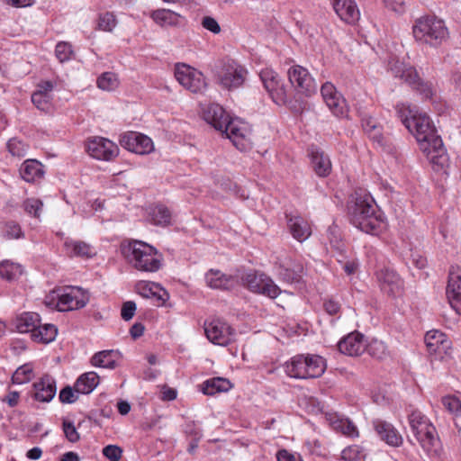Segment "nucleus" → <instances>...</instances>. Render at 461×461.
<instances>
[{"mask_svg": "<svg viewBox=\"0 0 461 461\" xmlns=\"http://www.w3.org/2000/svg\"><path fill=\"white\" fill-rule=\"evenodd\" d=\"M351 223L361 231L377 236L386 227L383 213L377 210L374 198L366 190H357L348 206Z\"/></svg>", "mask_w": 461, "mask_h": 461, "instance_id": "obj_1", "label": "nucleus"}, {"mask_svg": "<svg viewBox=\"0 0 461 461\" xmlns=\"http://www.w3.org/2000/svg\"><path fill=\"white\" fill-rule=\"evenodd\" d=\"M121 250L127 262L138 271L155 273L163 265V255L144 241L132 240L122 243Z\"/></svg>", "mask_w": 461, "mask_h": 461, "instance_id": "obj_2", "label": "nucleus"}, {"mask_svg": "<svg viewBox=\"0 0 461 461\" xmlns=\"http://www.w3.org/2000/svg\"><path fill=\"white\" fill-rule=\"evenodd\" d=\"M415 41L420 45L438 48L449 37V32L443 19L435 14L417 18L411 27Z\"/></svg>", "mask_w": 461, "mask_h": 461, "instance_id": "obj_3", "label": "nucleus"}, {"mask_svg": "<svg viewBox=\"0 0 461 461\" xmlns=\"http://www.w3.org/2000/svg\"><path fill=\"white\" fill-rule=\"evenodd\" d=\"M395 111L402 124L414 135L419 145L438 136L432 121L425 113H420L415 107L404 103L397 104Z\"/></svg>", "mask_w": 461, "mask_h": 461, "instance_id": "obj_4", "label": "nucleus"}, {"mask_svg": "<svg viewBox=\"0 0 461 461\" xmlns=\"http://www.w3.org/2000/svg\"><path fill=\"white\" fill-rule=\"evenodd\" d=\"M411 429L428 454H436L439 447V438L435 426L420 411L414 410L408 415Z\"/></svg>", "mask_w": 461, "mask_h": 461, "instance_id": "obj_5", "label": "nucleus"}, {"mask_svg": "<svg viewBox=\"0 0 461 461\" xmlns=\"http://www.w3.org/2000/svg\"><path fill=\"white\" fill-rule=\"evenodd\" d=\"M290 377L308 379L320 377L326 369L325 359L319 355H297L290 361Z\"/></svg>", "mask_w": 461, "mask_h": 461, "instance_id": "obj_6", "label": "nucleus"}, {"mask_svg": "<svg viewBox=\"0 0 461 461\" xmlns=\"http://www.w3.org/2000/svg\"><path fill=\"white\" fill-rule=\"evenodd\" d=\"M212 72L219 85L228 90L242 86L247 75V70L233 59L218 60Z\"/></svg>", "mask_w": 461, "mask_h": 461, "instance_id": "obj_7", "label": "nucleus"}, {"mask_svg": "<svg viewBox=\"0 0 461 461\" xmlns=\"http://www.w3.org/2000/svg\"><path fill=\"white\" fill-rule=\"evenodd\" d=\"M388 69L392 72L393 77L403 80L412 89L419 92L423 98L432 96L430 84L423 82L412 66L404 64L396 57H392L388 61Z\"/></svg>", "mask_w": 461, "mask_h": 461, "instance_id": "obj_8", "label": "nucleus"}, {"mask_svg": "<svg viewBox=\"0 0 461 461\" xmlns=\"http://www.w3.org/2000/svg\"><path fill=\"white\" fill-rule=\"evenodd\" d=\"M241 279L244 285L252 293L260 294L270 298H276L281 293L280 288L264 273L249 271Z\"/></svg>", "mask_w": 461, "mask_h": 461, "instance_id": "obj_9", "label": "nucleus"}, {"mask_svg": "<svg viewBox=\"0 0 461 461\" xmlns=\"http://www.w3.org/2000/svg\"><path fill=\"white\" fill-rule=\"evenodd\" d=\"M89 302V294L78 286H68L58 295L56 307L59 312L84 308Z\"/></svg>", "mask_w": 461, "mask_h": 461, "instance_id": "obj_10", "label": "nucleus"}, {"mask_svg": "<svg viewBox=\"0 0 461 461\" xmlns=\"http://www.w3.org/2000/svg\"><path fill=\"white\" fill-rule=\"evenodd\" d=\"M175 77L182 86L192 93H202L207 86L203 73L185 64L176 67Z\"/></svg>", "mask_w": 461, "mask_h": 461, "instance_id": "obj_11", "label": "nucleus"}, {"mask_svg": "<svg viewBox=\"0 0 461 461\" xmlns=\"http://www.w3.org/2000/svg\"><path fill=\"white\" fill-rule=\"evenodd\" d=\"M204 332L207 339L213 344L227 346L234 340L235 331L225 321L213 319L204 323Z\"/></svg>", "mask_w": 461, "mask_h": 461, "instance_id": "obj_12", "label": "nucleus"}, {"mask_svg": "<svg viewBox=\"0 0 461 461\" xmlns=\"http://www.w3.org/2000/svg\"><path fill=\"white\" fill-rule=\"evenodd\" d=\"M260 79L273 102L281 106L287 103V94L284 83L278 80V75L271 68L262 69Z\"/></svg>", "mask_w": 461, "mask_h": 461, "instance_id": "obj_13", "label": "nucleus"}, {"mask_svg": "<svg viewBox=\"0 0 461 461\" xmlns=\"http://www.w3.org/2000/svg\"><path fill=\"white\" fill-rule=\"evenodd\" d=\"M221 132L224 134L239 150L246 151L251 148L249 130L245 123L230 118Z\"/></svg>", "mask_w": 461, "mask_h": 461, "instance_id": "obj_14", "label": "nucleus"}, {"mask_svg": "<svg viewBox=\"0 0 461 461\" xmlns=\"http://www.w3.org/2000/svg\"><path fill=\"white\" fill-rule=\"evenodd\" d=\"M86 151L94 158L111 161L119 154L118 146L103 137H94L86 143Z\"/></svg>", "mask_w": 461, "mask_h": 461, "instance_id": "obj_15", "label": "nucleus"}, {"mask_svg": "<svg viewBox=\"0 0 461 461\" xmlns=\"http://www.w3.org/2000/svg\"><path fill=\"white\" fill-rule=\"evenodd\" d=\"M381 291L390 297L396 298L403 294L404 283L393 269L384 268L376 274Z\"/></svg>", "mask_w": 461, "mask_h": 461, "instance_id": "obj_16", "label": "nucleus"}, {"mask_svg": "<svg viewBox=\"0 0 461 461\" xmlns=\"http://www.w3.org/2000/svg\"><path fill=\"white\" fill-rule=\"evenodd\" d=\"M420 149L436 170L442 169L447 165L448 158L439 136L421 142Z\"/></svg>", "mask_w": 461, "mask_h": 461, "instance_id": "obj_17", "label": "nucleus"}, {"mask_svg": "<svg viewBox=\"0 0 461 461\" xmlns=\"http://www.w3.org/2000/svg\"><path fill=\"white\" fill-rule=\"evenodd\" d=\"M120 144L129 151L140 155L149 154L154 150L152 140L140 132L128 131L120 138Z\"/></svg>", "mask_w": 461, "mask_h": 461, "instance_id": "obj_18", "label": "nucleus"}, {"mask_svg": "<svg viewBox=\"0 0 461 461\" xmlns=\"http://www.w3.org/2000/svg\"><path fill=\"white\" fill-rule=\"evenodd\" d=\"M323 101L337 117H343L347 114L348 109L346 100L330 82L324 83L321 87Z\"/></svg>", "mask_w": 461, "mask_h": 461, "instance_id": "obj_19", "label": "nucleus"}, {"mask_svg": "<svg viewBox=\"0 0 461 461\" xmlns=\"http://www.w3.org/2000/svg\"><path fill=\"white\" fill-rule=\"evenodd\" d=\"M447 297L450 306L461 314V267H451L447 285Z\"/></svg>", "mask_w": 461, "mask_h": 461, "instance_id": "obj_20", "label": "nucleus"}, {"mask_svg": "<svg viewBox=\"0 0 461 461\" xmlns=\"http://www.w3.org/2000/svg\"><path fill=\"white\" fill-rule=\"evenodd\" d=\"M332 8L341 21L355 24L360 18V11L355 0H330Z\"/></svg>", "mask_w": 461, "mask_h": 461, "instance_id": "obj_21", "label": "nucleus"}, {"mask_svg": "<svg viewBox=\"0 0 461 461\" xmlns=\"http://www.w3.org/2000/svg\"><path fill=\"white\" fill-rule=\"evenodd\" d=\"M311 165L315 174L320 177L328 176L332 168L330 157L319 147L312 145L308 149Z\"/></svg>", "mask_w": 461, "mask_h": 461, "instance_id": "obj_22", "label": "nucleus"}, {"mask_svg": "<svg viewBox=\"0 0 461 461\" xmlns=\"http://www.w3.org/2000/svg\"><path fill=\"white\" fill-rule=\"evenodd\" d=\"M340 353L350 357L361 355L366 350L364 336L358 331H354L343 337L338 343Z\"/></svg>", "mask_w": 461, "mask_h": 461, "instance_id": "obj_23", "label": "nucleus"}, {"mask_svg": "<svg viewBox=\"0 0 461 461\" xmlns=\"http://www.w3.org/2000/svg\"><path fill=\"white\" fill-rule=\"evenodd\" d=\"M137 293L145 298L155 300V305L163 306L169 299L168 293L158 284L140 281L136 285Z\"/></svg>", "mask_w": 461, "mask_h": 461, "instance_id": "obj_24", "label": "nucleus"}, {"mask_svg": "<svg viewBox=\"0 0 461 461\" xmlns=\"http://www.w3.org/2000/svg\"><path fill=\"white\" fill-rule=\"evenodd\" d=\"M290 84L303 93L309 94L316 88L315 81L309 71L302 66H293L290 69Z\"/></svg>", "mask_w": 461, "mask_h": 461, "instance_id": "obj_25", "label": "nucleus"}, {"mask_svg": "<svg viewBox=\"0 0 461 461\" xmlns=\"http://www.w3.org/2000/svg\"><path fill=\"white\" fill-rule=\"evenodd\" d=\"M373 426L379 438L392 447H399L402 444V437L390 422L376 419Z\"/></svg>", "mask_w": 461, "mask_h": 461, "instance_id": "obj_26", "label": "nucleus"}, {"mask_svg": "<svg viewBox=\"0 0 461 461\" xmlns=\"http://www.w3.org/2000/svg\"><path fill=\"white\" fill-rule=\"evenodd\" d=\"M324 418L334 430L350 438L358 437L357 428L349 419L337 412H327Z\"/></svg>", "mask_w": 461, "mask_h": 461, "instance_id": "obj_27", "label": "nucleus"}, {"mask_svg": "<svg viewBox=\"0 0 461 461\" xmlns=\"http://www.w3.org/2000/svg\"><path fill=\"white\" fill-rule=\"evenodd\" d=\"M33 398L41 402H50L56 394V381L50 375H44L40 381L33 384Z\"/></svg>", "mask_w": 461, "mask_h": 461, "instance_id": "obj_28", "label": "nucleus"}, {"mask_svg": "<svg viewBox=\"0 0 461 461\" xmlns=\"http://www.w3.org/2000/svg\"><path fill=\"white\" fill-rule=\"evenodd\" d=\"M424 341L430 354H447L451 341L447 335L439 330H430L425 335Z\"/></svg>", "mask_w": 461, "mask_h": 461, "instance_id": "obj_29", "label": "nucleus"}, {"mask_svg": "<svg viewBox=\"0 0 461 461\" xmlns=\"http://www.w3.org/2000/svg\"><path fill=\"white\" fill-rule=\"evenodd\" d=\"M203 119L215 130L221 131L224 129L230 117L222 106L218 104H211L203 111Z\"/></svg>", "mask_w": 461, "mask_h": 461, "instance_id": "obj_30", "label": "nucleus"}, {"mask_svg": "<svg viewBox=\"0 0 461 461\" xmlns=\"http://www.w3.org/2000/svg\"><path fill=\"white\" fill-rule=\"evenodd\" d=\"M205 281L207 285L212 289L228 290L232 288L236 284V280L233 276L214 269H210L206 273Z\"/></svg>", "mask_w": 461, "mask_h": 461, "instance_id": "obj_31", "label": "nucleus"}, {"mask_svg": "<svg viewBox=\"0 0 461 461\" xmlns=\"http://www.w3.org/2000/svg\"><path fill=\"white\" fill-rule=\"evenodd\" d=\"M19 171L22 178L28 183L36 182L44 176L43 165L36 159L25 160Z\"/></svg>", "mask_w": 461, "mask_h": 461, "instance_id": "obj_32", "label": "nucleus"}, {"mask_svg": "<svg viewBox=\"0 0 461 461\" xmlns=\"http://www.w3.org/2000/svg\"><path fill=\"white\" fill-rule=\"evenodd\" d=\"M41 322L40 315L33 312H25L16 316L14 325L20 333H32Z\"/></svg>", "mask_w": 461, "mask_h": 461, "instance_id": "obj_33", "label": "nucleus"}, {"mask_svg": "<svg viewBox=\"0 0 461 461\" xmlns=\"http://www.w3.org/2000/svg\"><path fill=\"white\" fill-rule=\"evenodd\" d=\"M64 247L69 257L92 258L95 255L94 248L85 241L68 239L64 242Z\"/></svg>", "mask_w": 461, "mask_h": 461, "instance_id": "obj_34", "label": "nucleus"}, {"mask_svg": "<svg viewBox=\"0 0 461 461\" xmlns=\"http://www.w3.org/2000/svg\"><path fill=\"white\" fill-rule=\"evenodd\" d=\"M99 384V376L95 372H86L81 375L74 384L77 393L88 394L95 390Z\"/></svg>", "mask_w": 461, "mask_h": 461, "instance_id": "obj_35", "label": "nucleus"}, {"mask_svg": "<svg viewBox=\"0 0 461 461\" xmlns=\"http://www.w3.org/2000/svg\"><path fill=\"white\" fill-rule=\"evenodd\" d=\"M58 329L55 325L41 324L40 322L32 333L31 338L34 342L48 344L56 339Z\"/></svg>", "mask_w": 461, "mask_h": 461, "instance_id": "obj_36", "label": "nucleus"}, {"mask_svg": "<svg viewBox=\"0 0 461 461\" xmlns=\"http://www.w3.org/2000/svg\"><path fill=\"white\" fill-rule=\"evenodd\" d=\"M151 18L160 26H177L182 17L169 9H158L152 12Z\"/></svg>", "mask_w": 461, "mask_h": 461, "instance_id": "obj_37", "label": "nucleus"}, {"mask_svg": "<svg viewBox=\"0 0 461 461\" xmlns=\"http://www.w3.org/2000/svg\"><path fill=\"white\" fill-rule=\"evenodd\" d=\"M290 234L299 242H303L311 236L312 230L303 219L290 217Z\"/></svg>", "mask_w": 461, "mask_h": 461, "instance_id": "obj_38", "label": "nucleus"}, {"mask_svg": "<svg viewBox=\"0 0 461 461\" xmlns=\"http://www.w3.org/2000/svg\"><path fill=\"white\" fill-rule=\"evenodd\" d=\"M230 388L229 380L221 377H214L206 380L202 384V392L206 395H213L217 393L227 392Z\"/></svg>", "mask_w": 461, "mask_h": 461, "instance_id": "obj_39", "label": "nucleus"}, {"mask_svg": "<svg viewBox=\"0 0 461 461\" xmlns=\"http://www.w3.org/2000/svg\"><path fill=\"white\" fill-rule=\"evenodd\" d=\"M116 352L113 350H103L95 353L91 358L94 366L114 369L116 367Z\"/></svg>", "mask_w": 461, "mask_h": 461, "instance_id": "obj_40", "label": "nucleus"}, {"mask_svg": "<svg viewBox=\"0 0 461 461\" xmlns=\"http://www.w3.org/2000/svg\"><path fill=\"white\" fill-rule=\"evenodd\" d=\"M97 86L104 91H113L119 86V79L113 72H104L98 77Z\"/></svg>", "mask_w": 461, "mask_h": 461, "instance_id": "obj_41", "label": "nucleus"}, {"mask_svg": "<svg viewBox=\"0 0 461 461\" xmlns=\"http://www.w3.org/2000/svg\"><path fill=\"white\" fill-rule=\"evenodd\" d=\"M117 25V19L113 13L104 12L98 15L97 28L101 31L112 32Z\"/></svg>", "mask_w": 461, "mask_h": 461, "instance_id": "obj_42", "label": "nucleus"}, {"mask_svg": "<svg viewBox=\"0 0 461 461\" xmlns=\"http://www.w3.org/2000/svg\"><path fill=\"white\" fill-rule=\"evenodd\" d=\"M151 219L154 224L166 226L170 223L171 212L166 206L158 205L151 212Z\"/></svg>", "mask_w": 461, "mask_h": 461, "instance_id": "obj_43", "label": "nucleus"}, {"mask_svg": "<svg viewBox=\"0 0 461 461\" xmlns=\"http://www.w3.org/2000/svg\"><path fill=\"white\" fill-rule=\"evenodd\" d=\"M23 272L20 265L14 264L10 261H4L0 263V276L6 280H14Z\"/></svg>", "mask_w": 461, "mask_h": 461, "instance_id": "obj_44", "label": "nucleus"}, {"mask_svg": "<svg viewBox=\"0 0 461 461\" xmlns=\"http://www.w3.org/2000/svg\"><path fill=\"white\" fill-rule=\"evenodd\" d=\"M33 377V369L30 364L21 366L12 376L14 384H22L28 383Z\"/></svg>", "mask_w": 461, "mask_h": 461, "instance_id": "obj_45", "label": "nucleus"}, {"mask_svg": "<svg viewBox=\"0 0 461 461\" xmlns=\"http://www.w3.org/2000/svg\"><path fill=\"white\" fill-rule=\"evenodd\" d=\"M362 127L370 139L378 143H382L383 136L381 129L375 124V122L372 118L363 119Z\"/></svg>", "mask_w": 461, "mask_h": 461, "instance_id": "obj_46", "label": "nucleus"}, {"mask_svg": "<svg viewBox=\"0 0 461 461\" xmlns=\"http://www.w3.org/2000/svg\"><path fill=\"white\" fill-rule=\"evenodd\" d=\"M51 96L44 91H35L32 95V102L41 111H48L50 106Z\"/></svg>", "mask_w": 461, "mask_h": 461, "instance_id": "obj_47", "label": "nucleus"}, {"mask_svg": "<svg viewBox=\"0 0 461 461\" xmlns=\"http://www.w3.org/2000/svg\"><path fill=\"white\" fill-rule=\"evenodd\" d=\"M366 349L372 357L381 359L386 356L387 348L384 342L374 339L367 346L366 345Z\"/></svg>", "mask_w": 461, "mask_h": 461, "instance_id": "obj_48", "label": "nucleus"}, {"mask_svg": "<svg viewBox=\"0 0 461 461\" xmlns=\"http://www.w3.org/2000/svg\"><path fill=\"white\" fill-rule=\"evenodd\" d=\"M8 151L14 157H24L28 150V146L22 140L13 138L7 142Z\"/></svg>", "mask_w": 461, "mask_h": 461, "instance_id": "obj_49", "label": "nucleus"}, {"mask_svg": "<svg viewBox=\"0 0 461 461\" xmlns=\"http://www.w3.org/2000/svg\"><path fill=\"white\" fill-rule=\"evenodd\" d=\"M4 236L6 239H20L23 236V231L20 225L14 221H8L3 228Z\"/></svg>", "mask_w": 461, "mask_h": 461, "instance_id": "obj_50", "label": "nucleus"}, {"mask_svg": "<svg viewBox=\"0 0 461 461\" xmlns=\"http://www.w3.org/2000/svg\"><path fill=\"white\" fill-rule=\"evenodd\" d=\"M72 52V47L68 42L61 41L56 45L55 54L60 62L68 60Z\"/></svg>", "mask_w": 461, "mask_h": 461, "instance_id": "obj_51", "label": "nucleus"}, {"mask_svg": "<svg viewBox=\"0 0 461 461\" xmlns=\"http://www.w3.org/2000/svg\"><path fill=\"white\" fill-rule=\"evenodd\" d=\"M42 202L36 198H28L23 203L25 212L34 217H39L42 208Z\"/></svg>", "mask_w": 461, "mask_h": 461, "instance_id": "obj_52", "label": "nucleus"}, {"mask_svg": "<svg viewBox=\"0 0 461 461\" xmlns=\"http://www.w3.org/2000/svg\"><path fill=\"white\" fill-rule=\"evenodd\" d=\"M443 406L451 413H457L461 411V402L458 398L447 395L442 398Z\"/></svg>", "mask_w": 461, "mask_h": 461, "instance_id": "obj_53", "label": "nucleus"}, {"mask_svg": "<svg viewBox=\"0 0 461 461\" xmlns=\"http://www.w3.org/2000/svg\"><path fill=\"white\" fill-rule=\"evenodd\" d=\"M63 431L67 439L72 443L77 442L80 438L79 433L77 432L72 421H63Z\"/></svg>", "mask_w": 461, "mask_h": 461, "instance_id": "obj_54", "label": "nucleus"}, {"mask_svg": "<svg viewBox=\"0 0 461 461\" xmlns=\"http://www.w3.org/2000/svg\"><path fill=\"white\" fill-rule=\"evenodd\" d=\"M122 448L115 445H108L103 449V455L111 461H118L122 457Z\"/></svg>", "mask_w": 461, "mask_h": 461, "instance_id": "obj_55", "label": "nucleus"}, {"mask_svg": "<svg viewBox=\"0 0 461 461\" xmlns=\"http://www.w3.org/2000/svg\"><path fill=\"white\" fill-rule=\"evenodd\" d=\"M77 393L75 389L73 390L70 386H66L59 393V400L63 403H73L78 399Z\"/></svg>", "mask_w": 461, "mask_h": 461, "instance_id": "obj_56", "label": "nucleus"}, {"mask_svg": "<svg viewBox=\"0 0 461 461\" xmlns=\"http://www.w3.org/2000/svg\"><path fill=\"white\" fill-rule=\"evenodd\" d=\"M202 25L204 29L214 34L221 32V26L218 22L211 16H204L202 20Z\"/></svg>", "mask_w": 461, "mask_h": 461, "instance_id": "obj_57", "label": "nucleus"}, {"mask_svg": "<svg viewBox=\"0 0 461 461\" xmlns=\"http://www.w3.org/2000/svg\"><path fill=\"white\" fill-rule=\"evenodd\" d=\"M136 304L132 301L125 302L122 304L121 315L124 321H130L135 313Z\"/></svg>", "mask_w": 461, "mask_h": 461, "instance_id": "obj_58", "label": "nucleus"}, {"mask_svg": "<svg viewBox=\"0 0 461 461\" xmlns=\"http://www.w3.org/2000/svg\"><path fill=\"white\" fill-rule=\"evenodd\" d=\"M303 265L302 263L295 264L293 269H290V282L300 284L303 280Z\"/></svg>", "mask_w": 461, "mask_h": 461, "instance_id": "obj_59", "label": "nucleus"}, {"mask_svg": "<svg viewBox=\"0 0 461 461\" xmlns=\"http://www.w3.org/2000/svg\"><path fill=\"white\" fill-rule=\"evenodd\" d=\"M387 8L397 14H402L405 11L404 0H384Z\"/></svg>", "mask_w": 461, "mask_h": 461, "instance_id": "obj_60", "label": "nucleus"}, {"mask_svg": "<svg viewBox=\"0 0 461 461\" xmlns=\"http://www.w3.org/2000/svg\"><path fill=\"white\" fill-rule=\"evenodd\" d=\"M323 307L327 313L330 315H335L340 310V303L330 298L324 301Z\"/></svg>", "mask_w": 461, "mask_h": 461, "instance_id": "obj_61", "label": "nucleus"}, {"mask_svg": "<svg viewBox=\"0 0 461 461\" xmlns=\"http://www.w3.org/2000/svg\"><path fill=\"white\" fill-rule=\"evenodd\" d=\"M359 455H360V451H359L357 446L348 447L342 451V457L345 460L353 461V460L358 458Z\"/></svg>", "mask_w": 461, "mask_h": 461, "instance_id": "obj_62", "label": "nucleus"}, {"mask_svg": "<svg viewBox=\"0 0 461 461\" xmlns=\"http://www.w3.org/2000/svg\"><path fill=\"white\" fill-rule=\"evenodd\" d=\"M185 433L189 436L194 437L193 439H201V438H202L201 430L198 428H196L195 424H194V423H190V424L186 425Z\"/></svg>", "mask_w": 461, "mask_h": 461, "instance_id": "obj_63", "label": "nucleus"}, {"mask_svg": "<svg viewBox=\"0 0 461 461\" xmlns=\"http://www.w3.org/2000/svg\"><path fill=\"white\" fill-rule=\"evenodd\" d=\"M357 268L358 263L356 260L347 261L343 266L344 271L348 276L355 274Z\"/></svg>", "mask_w": 461, "mask_h": 461, "instance_id": "obj_64", "label": "nucleus"}]
</instances>
